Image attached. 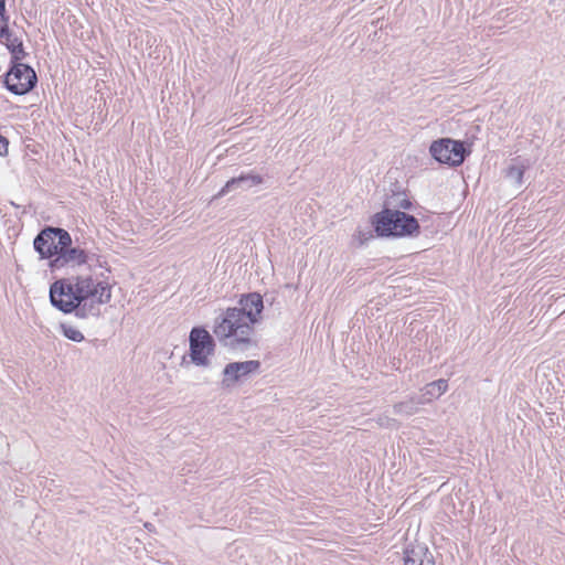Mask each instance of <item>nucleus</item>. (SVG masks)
I'll use <instances>...</instances> for the list:
<instances>
[{"mask_svg":"<svg viewBox=\"0 0 565 565\" xmlns=\"http://www.w3.org/2000/svg\"><path fill=\"white\" fill-rule=\"evenodd\" d=\"M371 225L379 237H416L420 233L414 215L387 206L371 217Z\"/></svg>","mask_w":565,"mask_h":565,"instance_id":"f03ea898","label":"nucleus"},{"mask_svg":"<svg viewBox=\"0 0 565 565\" xmlns=\"http://www.w3.org/2000/svg\"><path fill=\"white\" fill-rule=\"evenodd\" d=\"M95 280L92 276H72L56 279L50 286V299L71 298L92 300L96 297Z\"/></svg>","mask_w":565,"mask_h":565,"instance_id":"7ed1b4c3","label":"nucleus"},{"mask_svg":"<svg viewBox=\"0 0 565 565\" xmlns=\"http://www.w3.org/2000/svg\"><path fill=\"white\" fill-rule=\"evenodd\" d=\"M215 340L204 327H193L189 334V356L196 366L211 365L210 356L215 353Z\"/></svg>","mask_w":565,"mask_h":565,"instance_id":"20e7f679","label":"nucleus"},{"mask_svg":"<svg viewBox=\"0 0 565 565\" xmlns=\"http://www.w3.org/2000/svg\"><path fill=\"white\" fill-rule=\"evenodd\" d=\"M94 287H96V297L94 300L98 305L108 303L111 299V288L110 285L106 281L95 282Z\"/></svg>","mask_w":565,"mask_h":565,"instance_id":"a211bd4d","label":"nucleus"},{"mask_svg":"<svg viewBox=\"0 0 565 565\" xmlns=\"http://www.w3.org/2000/svg\"><path fill=\"white\" fill-rule=\"evenodd\" d=\"M7 33V35H3L1 43L6 44L11 54L10 65L23 64L21 61L28 55L24 51L23 41L13 33L9 24Z\"/></svg>","mask_w":565,"mask_h":565,"instance_id":"ddd939ff","label":"nucleus"},{"mask_svg":"<svg viewBox=\"0 0 565 565\" xmlns=\"http://www.w3.org/2000/svg\"><path fill=\"white\" fill-rule=\"evenodd\" d=\"M448 388V382L444 379L428 383L424 387V396H428V401L440 397Z\"/></svg>","mask_w":565,"mask_h":565,"instance_id":"2eb2a0df","label":"nucleus"},{"mask_svg":"<svg viewBox=\"0 0 565 565\" xmlns=\"http://www.w3.org/2000/svg\"><path fill=\"white\" fill-rule=\"evenodd\" d=\"M51 233H53L52 226H46L33 241L34 250L40 255V258L49 259V262L57 255L54 236Z\"/></svg>","mask_w":565,"mask_h":565,"instance_id":"9b49d317","label":"nucleus"},{"mask_svg":"<svg viewBox=\"0 0 565 565\" xmlns=\"http://www.w3.org/2000/svg\"><path fill=\"white\" fill-rule=\"evenodd\" d=\"M52 230H53L52 234L54 236V241L57 239V242H55V247L57 249V253L75 245L73 243L71 234L66 230H64L62 227H53V226H52Z\"/></svg>","mask_w":565,"mask_h":565,"instance_id":"dca6fc26","label":"nucleus"},{"mask_svg":"<svg viewBox=\"0 0 565 565\" xmlns=\"http://www.w3.org/2000/svg\"><path fill=\"white\" fill-rule=\"evenodd\" d=\"M94 257H96V254L83 247L76 239L75 245L57 253L56 257L49 262V268L51 273H58L63 269L88 264Z\"/></svg>","mask_w":565,"mask_h":565,"instance_id":"0eeeda50","label":"nucleus"},{"mask_svg":"<svg viewBox=\"0 0 565 565\" xmlns=\"http://www.w3.org/2000/svg\"><path fill=\"white\" fill-rule=\"evenodd\" d=\"M60 329H61L62 334L71 341L82 342L85 339L84 334L79 330H77L76 328H74L70 324L61 323Z\"/></svg>","mask_w":565,"mask_h":565,"instance_id":"6ab92c4d","label":"nucleus"},{"mask_svg":"<svg viewBox=\"0 0 565 565\" xmlns=\"http://www.w3.org/2000/svg\"><path fill=\"white\" fill-rule=\"evenodd\" d=\"M524 168L519 166H510L507 170V177L512 179L518 185L522 184Z\"/></svg>","mask_w":565,"mask_h":565,"instance_id":"412c9836","label":"nucleus"},{"mask_svg":"<svg viewBox=\"0 0 565 565\" xmlns=\"http://www.w3.org/2000/svg\"><path fill=\"white\" fill-rule=\"evenodd\" d=\"M423 404L424 401L420 397L411 396L405 401L394 404L393 412L396 415L409 417L416 414Z\"/></svg>","mask_w":565,"mask_h":565,"instance_id":"4468645a","label":"nucleus"},{"mask_svg":"<svg viewBox=\"0 0 565 565\" xmlns=\"http://www.w3.org/2000/svg\"><path fill=\"white\" fill-rule=\"evenodd\" d=\"M10 22V15L6 9V0H0V42L3 40V35L8 33V24Z\"/></svg>","mask_w":565,"mask_h":565,"instance_id":"aec40b11","label":"nucleus"},{"mask_svg":"<svg viewBox=\"0 0 565 565\" xmlns=\"http://www.w3.org/2000/svg\"><path fill=\"white\" fill-rule=\"evenodd\" d=\"M429 152L439 163L458 167L470 154L471 150L465 141L440 138L431 142Z\"/></svg>","mask_w":565,"mask_h":565,"instance_id":"39448f33","label":"nucleus"},{"mask_svg":"<svg viewBox=\"0 0 565 565\" xmlns=\"http://www.w3.org/2000/svg\"><path fill=\"white\" fill-rule=\"evenodd\" d=\"M8 150H9V140L0 135V156L1 157H4L8 154Z\"/></svg>","mask_w":565,"mask_h":565,"instance_id":"5701e85b","label":"nucleus"},{"mask_svg":"<svg viewBox=\"0 0 565 565\" xmlns=\"http://www.w3.org/2000/svg\"><path fill=\"white\" fill-rule=\"evenodd\" d=\"M51 305L63 313H74L78 319L88 317H98L100 315L99 305L94 300L60 298L50 299Z\"/></svg>","mask_w":565,"mask_h":565,"instance_id":"6e6552de","label":"nucleus"},{"mask_svg":"<svg viewBox=\"0 0 565 565\" xmlns=\"http://www.w3.org/2000/svg\"><path fill=\"white\" fill-rule=\"evenodd\" d=\"M356 237L359 239L360 245H363L366 242H369L370 239H372L374 236H373V233L371 231L359 230L358 233H356Z\"/></svg>","mask_w":565,"mask_h":565,"instance_id":"4be33fe9","label":"nucleus"},{"mask_svg":"<svg viewBox=\"0 0 565 565\" xmlns=\"http://www.w3.org/2000/svg\"><path fill=\"white\" fill-rule=\"evenodd\" d=\"M38 84L35 71L28 64L10 65L3 75L4 87L14 95H25Z\"/></svg>","mask_w":565,"mask_h":565,"instance_id":"423d86ee","label":"nucleus"},{"mask_svg":"<svg viewBox=\"0 0 565 565\" xmlns=\"http://www.w3.org/2000/svg\"><path fill=\"white\" fill-rule=\"evenodd\" d=\"M263 183V175L255 170L242 171L238 175L230 179L214 198H222L232 192H244Z\"/></svg>","mask_w":565,"mask_h":565,"instance_id":"9d476101","label":"nucleus"},{"mask_svg":"<svg viewBox=\"0 0 565 565\" xmlns=\"http://www.w3.org/2000/svg\"><path fill=\"white\" fill-rule=\"evenodd\" d=\"M260 369V362L257 360H248L243 362H231L223 370V380L221 382L223 388L233 387L238 381L256 373Z\"/></svg>","mask_w":565,"mask_h":565,"instance_id":"1a4fd4ad","label":"nucleus"},{"mask_svg":"<svg viewBox=\"0 0 565 565\" xmlns=\"http://www.w3.org/2000/svg\"><path fill=\"white\" fill-rule=\"evenodd\" d=\"M241 308H227L215 319L213 333L218 342L232 350H244L252 344L254 324L264 309L258 292L242 296Z\"/></svg>","mask_w":565,"mask_h":565,"instance_id":"f257e3e1","label":"nucleus"},{"mask_svg":"<svg viewBox=\"0 0 565 565\" xmlns=\"http://www.w3.org/2000/svg\"><path fill=\"white\" fill-rule=\"evenodd\" d=\"M405 565H435L433 554L425 544H412L404 551Z\"/></svg>","mask_w":565,"mask_h":565,"instance_id":"f8f14e48","label":"nucleus"},{"mask_svg":"<svg viewBox=\"0 0 565 565\" xmlns=\"http://www.w3.org/2000/svg\"><path fill=\"white\" fill-rule=\"evenodd\" d=\"M384 206L405 212L413 207V202L404 193H396L385 201Z\"/></svg>","mask_w":565,"mask_h":565,"instance_id":"f3484780","label":"nucleus"}]
</instances>
